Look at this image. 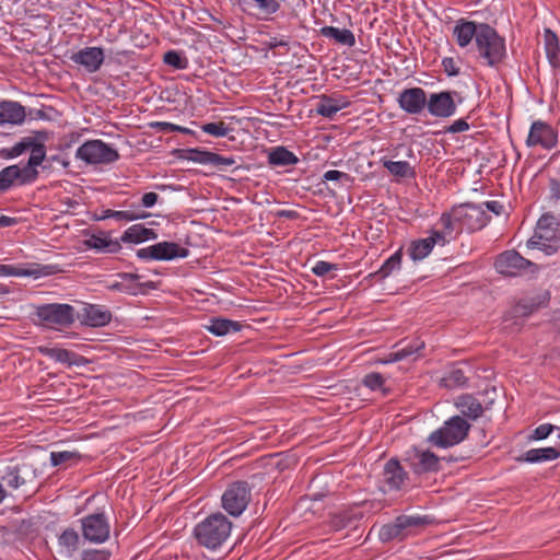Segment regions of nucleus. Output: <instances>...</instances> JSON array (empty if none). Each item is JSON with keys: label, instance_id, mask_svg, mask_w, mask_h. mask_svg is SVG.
Returning a JSON list of instances; mask_svg holds the SVG:
<instances>
[{"label": "nucleus", "instance_id": "1", "mask_svg": "<svg viewBox=\"0 0 560 560\" xmlns=\"http://www.w3.org/2000/svg\"><path fill=\"white\" fill-rule=\"evenodd\" d=\"M527 247L537 248L546 255L555 254L560 248V221L553 214H542L534 235L527 241Z\"/></svg>", "mask_w": 560, "mask_h": 560}, {"label": "nucleus", "instance_id": "2", "mask_svg": "<svg viewBox=\"0 0 560 560\" xmlns=\"http://www.w3.org/2000/svg\"><path fill=\"white\" fill-rule=\"evenodd\" d=\"M478 55L489 67L499 66L506 56L505 40L495 28L487 23H479L476 38Z\"/></svg>", "mask_w": 560, "mask_h": 560}, {"label": "nucleus", "instance_id": "3", "mask_svg": "<svg viewBox=\"0 0 560 560\" xmlns=\"http://www.w3.org/2000/svg\"><path fill=\"white\" fill-rule=\"evenodd\" d=\"M470 430V424L460 416H454L443 427L433 431L429 442L438 447H450L463 442Z\"/></svg>", "mask_w": 560, "mask_h": 560}, {"label": "nucleus", "instance_id": "4", "mask_svg": "<svg viewBox=\"0 0 560 560\" xmlns=\"http://www.w3.org/2000/svg\"><path fill=\"white\" fill-rule=\"evenodd\" d=\"M495 270L505 277H520L525 273H536L538 266L523 257L515 249L499 254L494 260Z\"/></svg>", "mask_w": 560, "mask_h": 560}, {"label": "nucleus", "instance_id": "5", "mask_svg": "<svg viewBox=\"0 0 560 560\" xmlns=\"http://www.w3.org/2000/svg\"><path fill=\"white\" fill-rule=\"evenodd\" d=\"M75 158L88 164H110L119 160L120 155L102 140H88L78 148Z\"/></svg>", "mask_w": 560, "mask_h": 560}, {"label": "nucleus", "instance_id": "6", "mask_svg": "<svg viewBox=\"0 0 560 560\" xmlns=\"http://www.w3.org/2000/svg\"><path fill=\"white\" fill-rule=\"evenodd\" d=\"M454 215L459 221L460 229L469 233L481 230L491 219L481 205L471 202L454 206Z\"/></svg>", "mask_w": 560, "mask_h": 560}, {"label": "nucleus", "instance_id": "7", "mask_svg": "<svg viewBox=\"0 0 560 560\" xmlns=\"http://www.w3.org/2000/svg\"><path fill=\"white\" fill-rule=\"evenodd\" d=\"M250 501V488L247 481L231 483L222 495V506L232 516H240Z\"/></svg>", "mask_w": 560, "mask_h": 560}, {"label": "nucleus", "instance_id": "8", "mask_svg": "<svg viewBox=\"0 0 560 560\" xmlns=\"http://www.w3.org/2000/svg\"><path fill=\"white\" fill-rule=\"evenodd\" d=\"M550 302V292L542 288H534L524 292L523 296L513 305L511 313L514 317H527Z\"/></svg>", "mask_w": 560, "mask_h": 560}, {"label": "nucleus", "instance_id": "9", "mask_svg": "<svg viewBox=\"0 0 560 560\" xmlns=\"http://www.w3.org/2000/svg\"><path fill=\"white\" fill-rule=\"evenodd\" d=\"M36 315L47 327H67L74 322V310L69 304H44L37 307Z\"/></svg>", "mask_w": 560, "mask_h": 560}, {"label": "nucleus", "instance_id": "10", "mask_svg": "<svg viewBox=\"0 0 560 560\" xmlns=\"http://www.w3.org/2000/svg\"><path fill=\"white\" fill-rule=\"evenodd\" d=\"M456 91H442L438 93H431L428 100L427 109L433 116L438 118H447L456 113L457 104L454 96H457Z\"/></svg>", "mask_w": 560, "mask_h": 560}, {"label": "nucleus", "instance_id": "11", "mask_svg": "<svg viewBox=\"0 0 560 560\" xmlns=\"http://www.w3.org/2000/svg\"><path fill=\"white\" fill-rule=\"evenodd\" d=\"M397 103L406 114L419 115L427 108V93L419 86L407 88L398 94Z\"/></svg>", "mask_w": 560, "mask_h": 560}, {"label": "nucleus", "instance_id": "12", "mask_svg": "<svg viewBox=\"0 0 560 560\" xmlns=\"http://www.w3.org/2000/svg\"><path fill=\"white\" fill-rule=\"evenodd\" d=\"M231 527H194V537L200 546L217 550L230 537Z\"/></svg>", "mask_w": 560, "mask_h": 560}, {"label": "nucleus", "instance_id": "13", "mask_svg": "<svg viewBox=\"0 0 560 560\" xmlns=\"http://www.w3.org/2000/svg\"><path fill=\"white\" fill-rule=\"evenodd\" d=\"M406 460L416 475L438 472L441 469V458L431 451L416 448Z\"/></svg>", "mask_w": 560, "mask_h": 560}, {"label": "nucleus", "instance_id": "14", "mask_svg": "<svg viewBox=\"0 0 560 560\" xmlns=\"http://www.w3.org/2000/svg\"><path fill=\"white\" fill-rule=\"evenodd\" d=\"M526 144L528 147L540 145L544 149H552L557 144V133L549 124L541 120L534 121Z\"/></svg>", "mask_w": 560, "mask_h": 560}, {"label": "nucleus", "instance_id": "15", "mask_svg": "<svg viewBox=\"0 0 560 560\" xmlns=\"http://www.w3.org/2000/svg\"><path fill=\"white\" fill-rule=\"evenodd\" d=\"M70 59L84 67L88 72L93 73L100 70L104 62V50L101 47H85L74 52Z\"/></svg>", "mask_w": 560, "mask_h": 560}, {"label": "nucleus", "instance_id": "16", "mask_svg": "<svg viewBox=\"0 0 560 560\" xmlns=\"http://www.w3.org/2000/svg\"><path fill=\"white\" fill-rule=\"evenodd\" d=\"M26 117L25 107L11 100L0 101V126L4 125H22Z\"/></svg>", "mask_w": 560, "mask_h": 560}, {"label": "nucleus", "instance_id": "17", "mask_svg": "<svg viewBox=\"0 0 560 560\" xmlns=\"http://www.w3.org/2000/svg\"><path fill=\"white\" fill-rule=\"evenodd\" d=\"M33 184L18 164L9 165L0 171V194H3L15 186Z\"/></svg>", "mask_w": 560, "mask_h": 560}, {"label": "nucleus", "instance_id": "18", "mask_svg": "<svg viewBox=\"0 0 560 560\" xmlns=\"http://www.w3.org/2000/svg\"><path fill=\"white\" fill-rule=\"evenodd\" d=\"M81 320L91 327H103L110 323L112 313L104 306L88 304L82 310Z\"/></svg>", "mask_w": 560, "mask_h": 560}, {"label": "nucleus", "instance_id": "19", "mask_svg": "<svg viewBox=\"0 0 560 560\" xmlns=\"http://www.w3.org/2000/svg\"><path fill=\"white\" fill-rule=\"evenodd\" d=\"M38 351L43 355L48 357V358L55 360L56 362L67 364L68 366H72V365L80 366V365H84L85 363H88V360L84 357H82L73 351L62 349V348L39 347Z\"/></svg>", "mask_w": 560, "mask_h": 560}, {"label": "nucleus", "instance_id": "20", "mask_svg": "<svg viewBox=\"0 0 560 560\" xmlns=\"http://www.w3.org/2000/svg\"><path fill=\"white\" fill-rule=\"evenodd\" d=\"M407 477V471L397 459L392 458L385 464L384 481L389 487V489H400Z\"/></svg>", "mask_w": 560, "mask_h": 560}, {"label": "nucleus", "instance_id": "21", "mask_svg": "<svg viewBox=\"0 0 560 560\" xmlns=\"http://www.w3.org/2000/svg\"><path fill=\"white\" fill-rule=\"evenodd\" d=\"M31 155L28 158L27 163L22 167L25 175L32 180V183L36 182L39 172L37 171V166H39L45 158H46V145L42 141H36V143L32 147Z\"/></svg>", "mask_w": 560, "mask_h": 560}, {"label": "nucleus", "instance_id": "22", "mask_svg": "<svg viewBox=\"0 0 560 560\" xmlns=\"http://www.w3.org/2000/svg\"><path fill=\"white\" fill-rule=\"evenodd\" d=\"M479 32V23L460 19L457 21L453 35L459 47L468 46L471 40L477 38Z\"/></svg>", "mask_w": 560, "mask_h": 560}, {"label": "nucleus", "instance_id": "23", "mask_svg": "<svg viewBox=\"0 0 560 560\" xmlns=\"http://www.w3.org/2000/svg\"><path fill=\"white\" fill-rule=\"evenodd\" d=\"M455 405L460 410L462 415L470 420L480 418L485 410L481 402L471 394L460 395Z\"/></svg>", "mask_w": 560, "mask_h": 560}, {"label": "nucleus", "instance_id": "24", "mask_svg": "<svg viewBox=\"0 0 560 560\" xmlns=\"http://www.w3.org/2000/svg\"><path fill=\"white\" fill-rule=\"evenodd\" d=\"M560 457V447L532 448L516 458L517 462L530 464L555 460Z\"/></svg>", "mask_w": 560, "mask_h": 560}, {"label": "nucleus", "instance_id": "25", "mask_svg": "<svg viewBox=\"0 0 560 560\" xmlns=\"http://www.w3.org/2000/svg\"><path fill=\"white\" fill-rule=\"evenodd\" d=\"M349 102L343 97L322 95L316 107L317 114L326 118H332L340 109L346 108Z\"/></svg>", "mask_w": 560, "mask_h": 560}, {"label": "nucleus", "instance_id": "26", "mask_svg": "<svg viewBox=\"0 0 560 560\" xmlns=\"http://www.w3.org/2000/svg\"><path fill=\"white\" fill-rule=\"evenodd\" d=\"M158 234L154 230L145 228L143 224H133L128 228L120 237L124 243H142L149 240H155Z\"/></svg>", "mask_w": 560, "mask_h": 560}, {"label": "nucleus", "instance_id": "27", "mask_svg": "<svg viewBox=\"0 0 560 560\" xmlns=\"http://www.w3.org/2000/svg\"><path fill=\"white\" fill-rule=\"evenodd\" d=\"M156 260H172L174 258H185L189 250L174 242H161L155 244Z\"/></svg>", "mask_w": 560, "mask_h": 560}, {"label": "nucleus", "instance_id": "28", "mask_svg": "<svg viewBox=\"0 0 560 560\" xmlns=\"http://www.w3.org/2000/svg\"><path fill=\"white\" fill-rule=\"evenodd\" d=\"M319 32L322 36L332 38L338 44L346 45L349 47H352L355 44L354 34L350 30H340L334 26H324L320 28Z\"/></svg>", "mask_w": 560, "mask_h": 560}, {"label": "nucleus", "instance_id": "29", "mask_svg": "<svg viewBox=\"0 0 560 560\" xmlns=\"http://www.w3.org/2000/svg\"><path fill=\"white\" fill-rule=\"evenodd\" d=\"M242 325L238 322L213 317L210 319V324L207 326V329L215 335V336H224L231 331H238Z\"/></svg>", "mask_w": 560, "mask_h": 560}, {"label": "nucleus", "instance_id": "30", "mask_svg": "<svg viewBox=\"0 0 560 560\" xmlns=\"http://www.w3.org/2000/svg\"><path fill=\"white\" fill-rule=\"evenodd\" d=\"M434 241L425 238H419L411 241L408 247V255L413 261L422 260L433 249Z\"/></svg>", "mask_w": 560, "mask_h": 560}, {"label": "nucleus", "instance_id": "31", "mask_svg": "<svg viewBox=\"0 0 560 560\" xmlns=\"http://www.w3.org/2000/svg\"><path fill=\"white\" fill-rule=\"evenodd\" d=\"M468 382L465 370L462 366H453L442 378L441 385L446 388H457L465 386Z\"/></svg>", "mask_w": 560, "mask_h": 560}, {"label": "nucleus", "instance_id": "32", "mask_svg": "<svg viewBox=\"0 0 560 560\" xmlns=\"http://www.w3.org/2000/svg\"><path fill=\"white\" fill-rule=\"evenodd\" d=\"M268 162L271 165L289 166L299 162L296 155L284 147H277L268 154Z\"/></svg>", "mask_w": 560, "mask_h": 560}, {"label": "nucleus", "instance_id": "33", "mask_svg": "<svg viewBox=\"0 0 560 560\" xmlns=\"http://www.w3.org/2000/svg\"><path fill=\"white\" fill-rule=\"evenodd\" d=\"M545 50L548 60L552 67L560 65V48L557 35L550 31H545Z\"/></svg>", "mask_w": 560, "mask_h": 560}, {"label": "nucleus", "instance_id": "34", "mask_svg": "<svg viewBox=\"0 0 560 560\" xmlns=\"http://www.w3.org/2000/svg\"><path fill=\"white\" fill-rule=\"evenodd\" d=\"M401 258H402V249L399 248L396 253H394L389 258H387L384 264L381 266V268L371 273L369 277L371 278H378V279H385L388 276L392 275L394 270H397L400 268L401 265Z\"/></svg>", "mask_w": 560, "mask_h": 560}, {"label": "nucleus", "instance_id": "35", "mask_svg": "<svg viewBox=\"0 0 560 560\" xmlns=\"http://www.w3.org/2000/svg\"><path fill=\"white\" fill-rule=\"evenodd\" d=\"M423 348H424V341H422L420 339H415L408 346L402 347L395 352H390L383 362L384 363H393V362L401 361V360L407 359L408 357L419 352Z\"/></svg>", "mask_w": 560, "mask_h": 560}, {"label": "nucleus", "instance_id": "36", "mask_svg": "<svg viewBox=\"0 0 560 560\" xmlns=\"http://www.w3.org/2000/svg\"><path fill=\"white\" fill-rule=\"evenodd\" d=\"M383 166L394 176L398 178H413L416 176L415 168L407 161H389L383 162Z\"/></svg>", "mask_w": 560, "mask_h": 560}, {"label": "nucleus", "instance_id": "37", "mask_svg": "<svg viewBox=\"0 0 560 560\" xmlns=\"http://www.w3.org/2000/svg\"><path fill=\"white\" fill-rule=\"evenodd\" d=\"M80 544V538L78 533H75L72 528L66 529L59 537L60 545V553H65L67 557H70L73 551L78 549Z\"/></svg>", "mask_w": 560, "mask_h": 560}, {"label": "nucleus", "instance_id": "38", "mask_svg": "<svg viewBox=\"0 0 560 560\" xmlns=\"http://www.w3.org/2000/svg\"><path fill=\"white\" fill-rule=\"evenodd\" d=\"M440 223L443 228V231L451 236L453 233L459 234L464 231L460 229L459 221L454 215V207L448 212H443L440 218Z\"/></svg>", "mask_w": 560, "mask_h": 560}, {"label": "nucleus", "instance_id": "39", "mask_svg": "<svg viewBox=\"0 0 560 560\" xmlns=\"http://www.w3.org/2000/svg\"><path fill=\"white\" fill-rule=\"evenodd\" d=\"M109 527H82L83 538L90 542L101 544L108 539Z\"/></svg>", "mask_w": 560, "mask_h": 560}, {"label": "nucleus", "instance_id": "40", "mask_svg": "<svg viewBox=\"0 0 560 560\" xmlns=\"http://www.w3.org/2000/svg\"><path fill=\"white\" fill-rule=\"evenodd\" d=\"M362 384L370 388L371 390H381L383 395L388 394V389L384 386L385 378L384 376L378 372H371L366 374L363 380Z\"/></svg>", "mask_w": 560, "mask_h": 560}, {"label": "nucleus", "instance_id": "41", "mask_svg": "<svg viewBox=\"0 0 560 560\" xmlns=\"http://www.w3.org/2000/svg\"><path fill=\"white\" fill-rule=\"evenodd\" d=\"M213 154L214 152L195 148L186 151L185 159L199 164L212 165Z\"/></svg>", "mask_w": 560, "mask_h": 560}, {"label": "nucleus", "instance_id": "42", "mask_svg": "<svg viewBox=\"0 0 560 560\" xmlns=\"http://www.w3.org/2000/svg\"><path fill=\"white\" fill-rule=\"evenodd\" d=\"M143 287L153 288V282L149 281L147 283H133V284H125L124 282H114L108 285L110 291H120L126 292L131 295H136L139 292H142Z\"/></svg>", "mask_w": 560, "mask_h": 560}, {"label": "nucleus", "instance_id": "43", "mask_svg": "<svg viewBox=\"0 0 560 560\" xmlns=\"http://www.w3.org/2000/svg\"><path fill=\"white\" fill-rule=\"evenodd\" d=\"M81 525H108V517L106 514V505L97 508L94 512L88 514L81 520Z\"/></svg>", "mask_w": 560, "mask_h": 560}, {"label": "nucleus", "instance_id": "44", "mask_svg": "<svg viewBox=\"0 0 560 560\" xmlns=\"http://www.w3.org/2000/svg\"><path fill=\"white\" fill-rule=\"evenodd\" d=\"M163 61L164 63L178 70H184L188 66L187 58L182 56V54L176 50L166 51L163 56Z\"/></svg>", "mask_w": 560, "mask_h": 560}, {"label": "nucleus", "instance_id": "45", "mask_svg": "<svg viewBox=\"0 0 560 560\" xmlns=\"http://www.w3.org/2000/svg\"><path fill=\"white\" fill-rule=\"evenodd\" d=\"M201 130L213 137H225L233 128L226 126L224 121H218L201 125Z\"/></svg>", "mask_w": 560, "mask_h": 560}, {"label": "nucleus", "instance_id": "46", "mask_svg": "<svg viewBox=\"0 0 560 560\" xmlns=\"http://www.w3.org/2000/svg\"><path fill=\"white\" fill-rule=\"evenodd\" d=\"M147 217H149V214L145 212L136 213L133 211L128 210H107L105 212V218H114L122 221H135L138 219H144Z\"/></svg>", "mask_w": 560, "mask_h": 560}, {"label": "nucleus", "instance_id": "47", "mask_svg": "<svg viewBox=\"0 0 560 560\" xmlns=\"http://www.w3.org/2000/svg\"><path fill=\"white\" fill-rule=\"evenodd\" d=\"M81 458L80 454L74 452H51L50 453V462L52 466H59L61 464L68 463V462H79Z\"/></svg>", "mask_w": 560, "mask_h": 560}, {"label": "nucleus", "instance_id": "48", "mask_svg": "<svg viewBox=\"0 0 560 560\" xmlns=\"http://www.w3.org/2000/svg\"><path fill=\"white\" fill-rule=\"evenodd\" d=\"M433 520L429 516L399 515L394 525H431Z\"/></svg>", "mask_w": 560, "mask_h": 560}, {"label": "nucleus", "instance_id": "49", "mask_svg": "<svg viewBox=\"0 0 560 560\" xmlns=\"http://www.w3.org/2000/svg\"><path fill=\"white\" fill-rule=\"evenodd\" d=\"M2 479L13 489L25 485V480L20 476L18 467L9 468Z\"/></svg>", "mask_w": 560, "mask_h": 560}, {"label": "nucleus", "instance_id": "50", "mask_svg": "<svg viewBox=\"0 0 560 560\" xmlns=\"http://www.w3.org/2000/svg\"><path fill=\"white\" fill-rule=\"evenodd\" d=\"M198 525H233L232 522L228 520V517L221 513H212L209 516H207L203 521H201Z\"/></svg>", "mask_w": 560, "mask_h": 560}, {"label": "nucleus", "instance_id": "51", "mask_svg": "<svg viewBox=\"0 0 560 560\" xmlns=\"http://www.w3.org/2000/svg\"><path fill=\"white\" fill-rule=\"evenodd\" d=\"M33 273L34 272H28L27 269L12 265H0V276L30 277Z\"/></svg>", "mask_w": 560, "mask_h": 560}, {"label": "nucleus", "instance_id": "52", "mask_svg": "<svg viewBox=\"0 0 560 560\" xmlns=\"http://www.w3.org/2000/svg\"><path fill=\"white\" fill-rule=\"evenodd\" d=\"M236 164V160L232 156H223L218 153L213 154L212 165L218 167L220 171H225Z\"/></svg>", "mask_w": 560, "mask_h": 560}, {"label": "nucleus", "instance_id": "53", "mask_svg": "<svg viewBox=\"0 0 560 560\" xmlns=\"http://www.w3.org/2000/svg\"><path fill=\"white\" fill-rule=\"evenodd\" d=\"M553 429L555 425L550 423L540 424L529 435V440H544L552 433Z\"/></svg>", "mask_w": 560, "mask_h": 560}, {"label": "nucleus", "instance_id": "54", "mask_svg": "<svg viewBox=\"0 0 560 560\" xmlns=\"http://www.w3.org/2000/svg\"><path fill=\"white\" fill-rule=\"evenodd\" d=\"M110 552L105 549L84 550L81 560H107Z\"/></svg>", "mask_w": 560, "mask_h": 560}, {"label": "nucleus", "instance_id": "55", "mask_svg": "<svg viewBox=\"0 0 560 560\" xmlns=\"http://www.w3.org/2000/svg\"><path fill=\"white\" fill-rule=\"evenodd\" d=\"M86 245L90 248H95L100 250H104L108 247V238L105 235H95L93 234L89 240H86Z\"/></svg>", "mask_w": 560, "mask_h": 560}, {"label": "nucleus", "instance_id": "56", "mask_svg": "<svg viewBox=\"0 0 560 560\" xmlns=\"http://www.w3.org/2000/svg\"><path fill=\"white\" fill-rule=\"evenodd\" d=\"M337 269H338V266L336 264L319 260L312 268V271L314 275H316L318 277H323V276L327 275L329 271L337 270Z\"/></svg>", "mask_w": 560, "mask_h": 560}, {"label": "nucleus", "instance_id": "57", "mask_svg": "<svg viewBox=\"0 0 560 560\" xmlns=\"http://www.w3.org/2000/svg\"><path fill=\"white\" fill-rule=\"evenodd\" d=\"M28 272H34L32 276L37 278L40 276H51L59 271L58 267L56 265H44L39 266L37 265L36 268H30L27 269Z\"/></svg>", "mask_w": 560, "mask_h": 560}, {"label": "nucleus", "instance_id": "58", "mask_svg": "<svg viewBox=\"0 0 560 560\" xmlns=\"http://www.w3.org/2000/svg\"><path fill=\"white\" fill-rule=\"evenodd\" d=\"M260 10L265 13L272 14L280 9L281 0H254Z\"/></svg>", "mask_w": 560, "mask_h": 560}, {"label": "nucleus", "instance_id": "59", "mask_svg": "<svg viewBox=\"0 0 560 560\" xmlns=\"http://www.w3.org/2000/svg\"><path fill=\"white\" fill-rule=\"evenodd\" d=\"M37 139L35 137H24L13 145L15 153L20 156L25 151L31 150L32 147L36 143Z\"/></svg>", "mask_w": 560, "mask_h": 560}, {"label": "nucleus", "instance_id": "60", "mask_svg": "<svg viewBox=\"0 0 560 560\" xmlns=\"http://www.w3.org/2000/svg\"><path fill=\"white\" fill-rule=\"evenodd\" d=\"M469 129V124L466 119L460 118L453 121L451 125L444 128V133H458Z\"/></svg>", "mask_w": 560, "mask_h": 560}, {"label": "nucleus", "instance_id": "61", "mask_svg": "<svg viewBox=\"0 0 560 560\" xmlns=\"http://www.w3.org/2000/svg\"><path fill=\"white\" fill-rule=\"evenodd\" d=\"M402 527H381L377 532V537L386 542L397 537L400 534Z\"/></svg>", "mask_w": 560, "mask_h": 560}, {"label": "nucleus", "instance_id": "62", "mask_svg": "<svg viewBox=\"0 0 560 560\" xmlns=\"http://www.w3.org/2000/svg\"><path fill=\"white\" fill-rule=\"evenodd\" d=\"M323 178H324V180H345V182L352 180V178L349 174L340 172V171H336V170L327 171L324 174Z\"/></svg>", "mask_w": 560, "mask_h": 560}, {"label": "nucleus", "instance_id": "63", "mask_svg": "<svg viewBox=\"0 0 560 560\" xmlns=\"http://www.w3.org/2000/svg\"><path fill=\"white\" fill-rule=\"evenodd\" d=\"M150 128L161 132H175L177 125L167 121H152L149 124Z\"/></svg>", "mask_w": 560, "mask_h": 560}, {"label": "nucleus", "instance_id": "64", "mask_svg": "<svg viewBox=\"0 0 560 560\" xmlns=\"http://www.w3.org/2000/svg\"><path fill=\"white\" fill-rule=\"evenodd\" d=\"M442 66L444 71L450 77L457 75L459 73V69L456 67V63L453 58L446 57L442 60Z\"/></svg>", "mask_w": 560, "mask_h": 560}]
</instances>
